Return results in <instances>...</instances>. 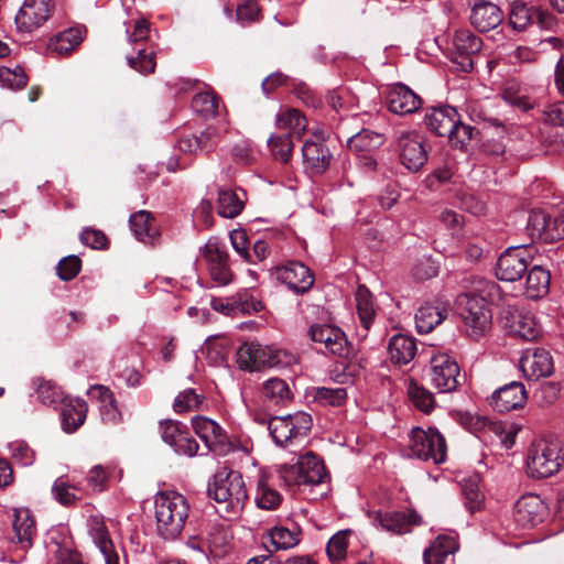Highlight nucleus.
I'll use <instances>...</instances> for the list:
<instances>
[{
	"instance_id": "nucleus-36",
	"label": "nucleus",
	"mask_w": 564,
	"mask_h": 564,
	"mask_svg": "<svg viewBox=\"0 0 564 564\" xmlns=\"http://www.w3.org/2000/svg\"><path fill=\"white\" fill-rule=\"evenodd\" d=\"M282 499V495L272 486L269 477L261 475L254 494L257 507L263 510H275L281 505Z\"/></svg>"
},
{
	"instance_id": "nucleus-59",
	"label": "nucleus",
	"mask_w": 564,
	"mask_h": 564,
	"mask_svg": "<svg viewBox=\"0 0 564 564\" xmlns=\"http://www.w3.org/2000/svg\"><path fill=\"white\" fill-rule=\"evenodd\" d=\"M348 531H340L334 534L327 543L326 552L330 561H340L347 554Z\"/></svg>"
},
{
	"instance_id": "nucleus-20",
	"label": "nucleus",
	"mask_w": 564,
	"mask_h": 564,
	"mask_svg": "<svg viewBox=\"0 0 564 564\" xmlns=\"http://www.w3.org/2000/svg\"><path fill=\"white\" fill-rule=\"evenodd\" d=\"M275 278L295 293H305L314 284L311 270L299 261H289L275 268Z\"/></svg>"
},
{
	"instance_id": "nucleus-26",
	"label": "nucleus",
	"mask_w": 564,
	"mask_h": 564,
	"mask_svg": "<svg viewBox=\"0 0 564 564\" xmlns=\"http://www.w3.org/2000/svg\"><path fill=\"white\" fill-rule=\"evenodd\" d=\"M192 427L209 451L216 449L226 442V433L214 420L197 415L192 419Z\"/></svg>"
},
{
	"instance_id": "nucleus-10",
	"label": "nucleus",
	"mask_w": 564,
	"mask_h": 564,
	"mask_svg": "<svg viewBox=\"0 0 564 564\" xmlns=\"http://www.w3.org/2000/svg\"><path fill=\"white\" fill-rule=\"evenodd\" d=\"M530 251L523 247H510L505 250L496 263V276L506 282L520 280L531 263Z\"/></svg>"
},
{
	"instance_id": "nucleus-49",
	"label": "nucleus",
	"mask_w": 564,
	"mask_h": 564,
	"mask_svg": "<svg viewBox=\"0 0 564 564\" xmlns=\"http://www.w3.org/2000/svg\"><path fill=\"white\" fill-rule=\"evenodd\" d=\"M261 301L247 292L238 293L230 300V310L242 314L259 313L263 310Z\"/></svg>"
},
{
	"instance_id": "nucleus-63",
	"label": "nucleus",
	"mask_w": 564,
	"mask_h": 564,
	"mask_svg": "<svg viewBox=\"0 0 564 564\" xmlns=\"http://www.w3.org/2000/svg\"><path fill=\"white\" fill-rule=\"evenodd\" d=\"M230 242L235 251L247 262L253 263L251 252L248 248L247 232L243 229H235L230 232Z\"/></svg>"
},
{
	"instance_id": "nucleus-5",
	"label": "nucleus",
	"mask_w": 564,
	"mask_h": 564,
	"mask_svg": "<svg viewBox=\"0 0 564 564\" xmlns=\"http://www.w3.org/2000/svg\"><path fill=\"white\" fill-rule=\"evenodd\" d=\"M311 429L312 417L305 412L274 416L268 422V430L273 442L285 448L302 444Z\"/></svg>"
},
{
	"instance_id": "nucleus-4",
	"label": "nucleus",
	"mask_w": 564,
	"mask_h": 564,
	"mask_svg": "<svg viewBox=\"0 0 564 564\" xmlns=\"http://www.w3.org/2000/svg\"><path fill=\"white\" fill-rule=\"evenodd\" d=\"M207 492L209 498L224 503L226 511L234 514L239 513L248 500L245 480L236 470L217 471L208 484Z\"/></svg>"
},
{
	"instance_id": "nucleus-27",
	"label": "nucleus",
	"mask_w": 564,
	"mask_h": 564,
	"mask_svg": "<svg viewBox=\"0 0 564 564\" xmlns=\"http://www.w3.org/2000/svg\"><path fill=\"white\" fill-rule=\"evenodd\" d=\"M457 117L458 112L451 106L436 107L426 111L424 123L436 135L446 137L455 128Z\"/></svg>"
},
{
	"instance_id": "nucleus-25",
	"label": "nucleus",
	"mask_w": 564,
	"mask_h": 564,
	"mask_svg": "<svg viewBox=\"0 0 564 564\" xmlns=\"http://www.w3.org/2000/svg\"><path fill=\"white\" fill-rule=\"evenodd\" d=\"M502 20V10L490 1H479L471 9L470 23L479 32H488L494 30L500 25Z\"/></svg>"
},
{
	"instance_id": "nucleus-13",
	"label": "nucleus",
	"mask_w": 564,
	"mask_h": 564,
	"mask_svg": "<svg viewBox=\"0 0 564 564\" xmlns=\"http://www.w3.org/2000/svg\"><path fill=\"white\" fill-rule=\"evenodd\" d=\"M159 430L164 443L170 445L175 453L193 457L198 452V443L193 438L187 426L175 420H162Z\"/></svg>"
},
{
	"instance_id": "nucleus-42",
	"label": "nucleus",
	"mask_w": 564,
	"mask_h": 564,
	"mask_svg": "<svg viewBox=\"0 0 564 564\" xmlns=\"http://www.w3.org/2000/svg\"><path fill=\"white\" fill-rule=\"evenodd\" d=\"M276 126L279 129L290 130V133L300 138L306 131L307 120L297 109H285L278 113Z\"/></svg>"
},
{
	"instance_id": "nucleus-30",
	"label": "nucleus",
	"mask_w": 564,
	"mask_h": 564,
	"mask_svg": "<svg viewBox=\"0 0 564 564\" xmlns=\"http://www.w3.org/2000/svg\"><path fill=\"white\" fill-rule=\"evenodd\" d=\"M447 316V308L441 302L425 303L415 314V327L420 334H429Z\"/></svg>"
},
{
	"instance_id": "nucleus-55",
	"label": "nucleus",
	"mask_w": 564,
	"mask_h": 564,
	"mask_svg": "<svg viewBox=\"0 0 564 564\" xmlns=\"http://www.w3.org/2000/svg\"><path fill=\"white\" fill-rule=\"evenodd\" d=\"M314 398L325 405L340 406L347 399V391L345 388L321 387L315 390Z\"/></svg>"
},
{
	"instance_id": "nucleus-58",
	"label": "nucleus",
	"mask_w": 564,
	"mask_h": 564,
	"mask_svg": "<svg viewBox=\"0 0 564 564\" xmlns=\"http://www.w3.org/2000/svg\"><path fill=\"white\" fill-rule=\"evenodd\" d=\"M547 217L549 215L543 210H532L530 213L525 229L532 240H544Z\"/></svg>"
},
{
	"instance_id": "nucleus-31",
	"label": "nucleus",
	"mask_w": 564,
	"mask_h": 564,
	"mask_svg": "<svg viewBox=\"0 0 564 564\" xmlns=\"http://www.w3.org/2000/svg\"><path fill=\"white\" fill-rule=\"evenodd\" d=\"M88 405L83 399L67 398L63 400L61 411L62 427L67 433L75 432L80 427L87 416Z\"/></svg>"
},
{
	"instance_id": "nucleus-47",
	"label": "nucleus",
	"mask_w": 564,
	"mask_h": 564,
	"mask_svg": "<svg viewBox=\"0 0 564 564\" xmlns=\"http://www.w3.org/2000/svg\"><path fill=\"white\" fill-rule=\"evenodd\" d=\"M408 394L414 406L424 413H430L435 406L433 393L416 382L409 383Z\"/></svg>"
},
{
	"instance_id": "nucleus-2",
	"label": "nucleus",
	"mask_w": 564,
	"mask_h": 564,
	"mask_svg": "<svg viewBox=\"0 0 564 564\" xmlns=\"http://www.w3.org/2000/svg\"><path fill=\"white\" fill-rule=\"evenodd\" d=\"M189 505L176 491H163L155 497L156 530L164 540L177 539L188 518Z\"/></svg>"
},
{
	"instance_id": "nucleus-15",
	"label": "nucleus",
	"mask_w": 564,
	"mask_h": 564,
	"mask_svg": "<svg viewBox=\"0 0 564 564\" xmlns=\"http://www.w3.org/2000/svg\"><path fill=\"white\" fill-rule=\"evenodd\" d=\"M481 47V39L470 30H457L452 39L453 62L463 72H470L474 67L473 56L478 54Z\"/></svg>"
},
{
	"instance_id": "nucleus-57",
	"label": "nucleus",
	"mask_w": 564,
	"mask_h": 564,
	"mask_svg": "<svg viewBox=\"0 0 564 564\" xmlns=\"http://www.w3.org/2000/svg\"><path fill=\"white\" fill-rule=\"evenodd\" d=\"M75 490L76 487L69 485L64 477L57 478L52 487V494L54 498L65 507L74 505L78 499Z\"/></svg>"
},
{
	"instance_id": "nucleus-34",
	"label": "nucleus",
	"mask_w": 564,
	"mask_h": 564,
	"mask_svg": "<svg viewBox=\"0 0 564 564\" xmlns=\"http://www.w3.org/2000/svg\"><path fill=\"white\" fill-rule=\"evenodd\" d=\"M129 225L134 237L143 243L152 245L158 237L154 218L148 210L133 213L129 218Z\"/></svg>"
},
{
	"instance_id": "nucleus-48",
	"label": "nucleus",
	"mask_w": 564,
	"mask_h": 564,
	"mask_svg": "<svg viewBox=\"0 0 564 564\" xmlns=\"http://www.w3.org/2000/svg\"><path fill=\"white\" fill-rule=\"evenodd\" d=\"M204 399L205 397L197 393L194 389H185L176 395L173 410L176 413L198 410Z\"/></svg>"
},
{
	"instance_id": "nucleus-56",
	"label": "nucleus",
	"mask_w": 564,
	"mask_h": 564,
	"mask_svg": "<svg viewBox=\"0 0 564 564\" xmlns=\"http://www.w3.org/2000/svg\"><path fill=\"white\" fill-rule=\"evenodd\" d=\"M33 383L36 386L37 398L43 404L51 405L61 399V390L52 381L36 378Z\"/></svg>"
},
{
	"instance_id": "nucleus-53",
	"label": "nucleus",
	"mask_w": 564,
	"mask_h": 564,
	"mask_svg": "<svg viewBox=\"0 0 564 564\" xmlns=\"http://www.w3.org/2000/svg\"><path fill=\"white\" fill-rule=\"evenodd\" d=\"M0 83L10 89H21L28 83V76L21 66L0 67Z\"/></svg>"
},
{
	"instance_id": "nucleus-33",
	"label": "nucleus",
	"mask_w": 564,
	"mask_h": 564,
	"mask_svg": "<svg viewBox=\"0 0 564 564\" xmlns=\"http://www.w3.org/2000/svg\"><path fill=\"white\" fill-rule=\"evenodd\" d=\"M303 162L312 173L324 172L330 163V152L322 142L305 141L302 147Z\"/></svg>"
},
{
	"instance_id": "nucleus-29",
	"label": "nucleus",
	"mask_w": 564,
	"mask_h": 564,
	"mask_svg": "<svg viewBox=\"0 0 564 564\" xmlns=\"http://www.w3.org/2000/svg\"><path fill=\"white\" fill-rule=\"evenodd\" d=\"M458 550L455 534H438L423 552L424 564H444L448 555Z\"/></svg>"
},
{
	"instance_id": "nucleus-7",
	"label": "nucleus",
	"mask_w": 564,
	"mask_h": 564,
	"mask_svg": "<svg viewBox=\"0 0 564 564\" xmlns=\"http://www.w3.org/2000/svg\"><path fill=\"white\" fill-rule=\"evenodd\" d=\"M127 45L131 48V51L127 50L124 52L128 65L144 75L153 73L156 66L154 53L152 51L147 52L144 48V42L150 34V23L144 19L138 20L134 23L133 31L127 30Z\"/></svg>"
},
{
	"instance_id": "nucleus-43",
	"label": "nucleus",
	"mask_w": 564,
	"mask_h": 564,
	"mask_svg": "<svg viewBox=\"0 0 564 564\" xmlns=\"http://www.w3.org/2000/svg\"><path fill=\"white\" fill-rule=\"evenodd\" d=\"M301 530H290L282 525L270 529V541L275 551L290 550L300 543Z\"/></svg>"
},
{
	"instance_id": "nucleus-17",
	"label": "nucleus",
	"mask_w": 564,
	"mask_h": 564,
	"mask_svg": "<svg viewBox=\"0 0 564 564\" xmlns=\"http://www.w3.org/2000/svg\"><path fill=\"white\" fill-rule=\"evenodd\" d=\"M308 335L314 343L323 344L333 355L347 358L350 354V346L345 333L337 326L328 324H313Z\"/></svg>"
},
{
	"instance_id": "nucleus-52",
	"label": "nucleus",
	"mask_w": 564,
	"mask_h": 564,
	"mask_svg": "<svg viewBox=\"0 0 564 564\" xmlns=\"http://www.w3.org/2000/svg\"><path fill=\"white\" fill-rule=\"evenodd\" d=\"M269 147L275 159L286 163L290 160L293 150L291 133L271 137L269 139Z\"/></svg>"
},
{
	"instance_id": "nucleus-6",
	"label": "nucleus",
	"mask_w": 564,
	"mask_h": 564,
	"mask_svg": "<svg viewBox=\"0 0 564 564\" xmlns=\"http://www.w3.org/2000/svg\"><path fill=\"white\" fill-rule=\"evenodd\" d=\"M409 449L412 456L436 465L444 463L447 456L444 436L432 427H413L409 435Z\"/></svg>"
},
{
	"instance_id": "nucleus-39",
	"label": "nucleus",
	"mask_w": 564,
	"mask_h": 564,
	"mask_svg": "<svg viewBox=\"0 0 564 564\" xmlns=\"http://www.w3.org/2000/svg\"><path fill=\"white\" fill-rule=\"evenodd\" d=\"M301 463L303 467L302 474L306 485L322 484L327 477L323 460L312 452L302 455Z\"/></svg>"
},
{
	"instance_id": "nucleus-46",
	"label": "nucleus",
	"mask_w": 564,
	"mask_h": 564,
	"mask_svg": "<svg viewBox=\"0 0 564 564\" xmlns=\"http://www.w3.org/2000/svg\"><path fill=\"white\" fill-rule=\"evenodd\" d=\"M462 491L465 499V507L470 513L482 508L485 497L479 488V478L477 476L464 480Z\"/></svg>"
},
{
	"instance_id": "nucleus-35",
	"label": "nucleus",
	"mask_w": 564,
	"mask_h": 564,
	"mask_svg": "<svg viewBox=\"0 0 564 564\" xmlns=\"http://www.w3.org/2000/svg\"><path fill=\"white\" fill-rule=\"evenodd\" d=\"M388 354L393 364L406 365L415 357L416 343L413 337L397 334L389 341Z\"/></svg>"
},
{
	"instance_id": "nucleus-14",
	"label": "nucleus",
	"mask_w": 564,
	"mask_h": 564,
	"mask_svg": "<svg viewBox=\"0 0 564 564\" xmlns=\"http://www.w3.org/2000/svg\"><path fill=\"white\" fill-rule=\"evenodd\" d=\"M87 528L89 536L101 553L106 564H128L127 557H121L116 549L102 516H90L87 519Z\"/></svg>"
},
{
	"instance_id": "nucleus-28",
	"label": "nucleus",
	"mask_w": 564,
	"mask_h": 564,
	"mask_svg": "<svg viewBox=\"0 0 564 564\" xmlns=\"http://www.w3.org/2000/svg\"><path fill=\"white\" fill-rule=\"evenodd\" d=\"M246 200V193L242 189L220 187L216 199L217 214L223 218H235L243 210Z\"/></svg>"
},
{
	"instance_id": "nucleus-23",
	"label": "nucleus",
	"mask_w": 564,
	"mask_h": 564,
	"mask_svg": "<svg viewBox=\"0 0 564 564\" xmlns=\"http://www.w3.org/2000/svg\"><path fill=\"white\" fill-rule=\"evenodd\" d=\"M386 101L391 112L401 116L415 112L422 104L420 96L400 83L388 89Z\"/></svg>"
},
{
	"instance_id": "nucleus-8",
	"label": "nucleus",
	"mask_w": 564,
	"mask_h": 564,
	"mask_svg": "<svg viewBox=\"0 0 564 564\" xmlns=\"http://www.w3.org/2000/svg\"><path fill=\"white\" fill-rule=\"evenodd\" d=\"M401 164L411 172H417L427 161L430 147L425 137L415 130H406L397 138Z\"/></svg>"
},
{
	"instance_id": "nucleus-61",
	"label": "nucleus",
	"mask_w": 564,
	"mask_h": 564,
	"mask_svg": "<svg viewBox=\"0 0 564 564\" xmlns=\"http://www.w3.org/2000/svg\"><path fill=\"white\" fill-rule=\"evenodd\" d=\"M564 238V210L555 217H547L544 242H553Z\"/></svg>"
},
{
	"instance_id": "nucleus-50",
	"label": "nucleus",
	"mask_w": 564,
	"mask_h": 564,
	"mask_svg": "<svg viewBox=\"0 0 564 564\" xmlns=\"http://www.w3.org/2000/svg\"><path fill=\"white\" fill-rule=\"evenodd\" d=\"M237 364L242 370H258V343L242 344L237 350Z\"/></svg>"
},
{
	"instance_id": "nucleus-45",
	"label": "nucleus",
	"mask_w": 564,
	"mask_h": 564,
	"mask_svg": "<svg viewBox=\"0 0 564 564\" xmlns=\"http://www.w3.org/2000/svg\"><path fill=\"white\" fill-rule=\"evenodd\" d=\"M192 108L205 118H215L219 115V98L213 91L198 93L192 99Z\"/></svg>"
},
{
	"instance_id": "nucleus-60",
	"label": "nucleus",
	"mask_w": 564,
	"mask_h": 564,
	"mask_svg": "<svg viewBox=\"0 0 564 564\" xmlns=\"http://www.w3.org/2000/svg\"><path fill=\"white\" fill-rule=\"evenodd\" d=\"M303 467L301 463V457L297 463L294 465L283 464L279 467L280 478L284 481L286 486H301L306 485L304 480V476L302 474Z\"/></svg>"
},
{
	"instance_id": "nucleus-22",
	"label": "nucleus",
	"mask_w": 564,
	"mask_h": 564,
	"mask_svg": "<svg viewBox=\"0 0 564 564\" xmlns=\"http://www.w3.org/2000/svg\"><path fill=\"white\" fill-rule=\"evenodd\" d=\"M528 401V391L522 382L511 381L497 389L490 397V405L500 413L522 409Z\"/></svg>"
},
{
	"instance_id": "nucleus-1",
	"label": "nucleus",
	"mask_w": 564,
	"mask_h": 564,
	"mask_svg": "<svg viewBox=\"0 0 564 564\" xmlns=\"http://www.w3.org/2000/svg\"><path fill=\"white\" fill-rule=\"evenodd\" d=\"M499 299V285L482 278H476L473 290L457 297L458 312L469 337L477 339L490 329L492 315L488 304Z\"/></svg>"
},
{
	"instance_id": "nucleus-21",
	"label": "nucleus",
	"mask_w": 564,
	"mask_h": 564,
	"mask_svg": "<svg viewBox=\"0 0 564 564\" xmlns=\"http://www.w3.org/2000/svg\"><path fill=\"white\" fill-rule=\"evenodd\" d=\"M546 514V505L540 496L534 494L522 496L514 505L513 517L516 522L522 528H533L540 524Z\"/></svg>"
},
{
	"instance_id": "nucleus-37",
	"label": "nucleus",
	"mask_w": 564,
	"mask_h": 564,
	"mask_svg": "<svg viewBox=\"0 0 564 564\" xmlns=\"http://www.w3.org/2000/svg\"><path fill=\"white\" fill-rule=\"evenodd\" d=\"M550 288V272L540 265L532 267L525 281V296L532 300L541 299L547 294Z\"/></svg>"
},
{
	"instance_id": "nucleus-44",
	"label": "nucleus",
	"mask_w": 564,
	"mask_h": 564,
	"mask_svg": "<svg viewBox=\"0 0 564 564\" xmlns=\"http://www.w3.org/2000/svg\"><path fill=\"white\" fill-rule=\"evenodd\" d=\"M534 8L520 0L510 6L509 24L516 31H524L533 21Z\"/></svg>"
},
{
	"instance_id": "nucleus-24",
	"label": "nucleus",
	"mask_w": 564,
	"mask_h": 564,
	"mask_svg": "<svg viewBox=\"0 0 564 564\" xmlns=\"http://www.w3.org/2000/svg\"><path fill=\"white\" fill-rule=\"evenodd\" d=\"M44 543L47 553L54 556V564H83L69 539L58 529L50 530Z\"/></svg>"
},
{
	"instance_id": "nucleus-54",
	"label": "nucleus",
	"mask_w": 564,
	"mask_h": 564,
	"mask_svg": "<svg viewBox=\"0 0 564 564\" xmlns=\"http://www.w3.org/2000/svg\"><path fill=\"white\" fill-rule=\"evenodd\" d=\"M382 143V135L372 131L362 130L349 139L348 145L357 151H369Z\"/></svg>"
},
{
	"instance_id": "nucleus-18",
	"label": "nucleus",
	"mask_w": 564,
	"mask_h": 564,
	"mask_svg": "<svg viewBox=\"0 0 564 564\" xmlns=\"http://www.w3.org/2000/svg\"><path fill=\"white\" fill-rule=\"evenodd\" d=\"M51 12L48 0H24L14 19L18 31L33 32L47 21Z\"/></svg>"
},
{
	"instance_id": "nucleus-41",
	"label": "nucleus",
	"mask_w": 564,
	"mask_h": 564,
	"mask_svg": "<svg viewBox=\"0 0 564 564\" xmlns=\"http://www.w3.org/2000/svg\"><path fill=\"white\" fill-rule=\"evenodd\" d=\"M355 297L359 319L365 330H368L376 315L372 295L366 286L360 285Z\"/></svg>"
},
{
	"instance_id": "nucleus-38",
	"label": "nucleus",
	"mask_w": 564,
	"mask_h": 564,
	"mask_svg": "<svg viewBox=\"0 0 564 564\" xmlns=\"http://www.w3.org/2000/svg\"><path fill=\"white\" fill-rule=\"evenodd\" d=\"M82 40V31L76 28H69L52 37L47 44V48L57 55H65L77 47Z\"/></svg>"
},
{
	"instance_id": "nucleus-11",
	"label": "nucleus",
	"mask_w": 564,
	"mask_h": 564,
	"mask_svg": "<svg viewBox=\"0 0 564 564\" xmlns=\"http://www.w3.org/2000/svg\"><path fill=\"white\" fill-rule=\"evenodd\" d=\"M430 382L438 392L454 391L458 386L459 367L447 354H437L431 358Z\"/></svg>"
},
{
	"instance_id": "nucleus-19",
	"label": "nucleus",
	"mask_w": 564,
	"mask_h": 564,
	"mask_svg": "<svg viewBox=\"0 0 564 564\" xmlns=\"http://www.w3.org/2000/svg\"><path fill=\"white\" fill-rule=\"evenodd\" d=\"M523 376L531 381L550 377L554 372L553 358L543 348L527 349L519 361Z\"/></svg>"
},
{
	"instance_id": "nucleus-32",
	"label": "nucleus",
	"mask_w": 564,
	"mask_h": 564,
	"mask_svg": "<svg viewBox=\"0 0 564 564\" xmlns=\"http://www.w3.org/2000/svg\"><path fill=\"white\" fill-rule=\"evenodd\" d=\"M14 541L21 549H30L36 534L35 520L29 509H15L13 518Z\"/></svg>"
},
{
	"instance_id": "nucleus-16",
	"label": "nucleus",
	"mask_w": 564,
	"mask_h": 564,
	"mask_svg": "<svg viewBox=\"0 0 564 564\" xmlns=\"http://www.w3.org/2000/svg\"><path fill=\"white\" fill-rule=\"evenodd\" d=\"M503 326L510 335L529 341L538 339L542 334L534 314L524 310H509L503 316Z\"/></svg>"
},
{
	"instance_id": "nucleus-51",
	"label": "nucleus",
	"mask_w": 564,
	"mask_h": 564,
	"mask_svg": "<svg viewBox=\"0 0 564 564\" xmlns=\"http://www.w3.org/2000/svg\"><path fill=\"white\" fill-rule=\"evenodd\" d=\"M11 459L21 466H31L35 460V452L24 441L18 440L8 445Z\"/></svg>"
},
{
	"instance_id": "nucleus-12",
	"label": "nucleus",
	"mask_w": 564,
	"mask_h": 564,
	"mask_svg": "<svg viewBox=\"0 0 564 564\" xmlns=\"http://www.w3.org/2000/svg\"><path fill=\"white\" fill-rule=\"evenodd\" d=\"M368 517L377 529L393 534L410 533L413 527L421 524V516L414 510L371 511Z\"/></svg>"
},
{
	"instance_id": "nucleus-40",
	"label": "nucleus",
	"mask_w": 564,
	"mask_h": 564,
	"mask_svg": "<svg viewBox=\"0 0 564 564\" xmlns=\"http://www.w3.org/2000/svg\"><path fill=\"white\" fill-rule=\"evenodd\" d=\"M263 397L273 404H285L292 400V392L286 381L271 378L263 382Z\"/></svg>"
},
{
	"instance_id": "nucleus-9",
	"label": "nucleus",
	"mask_w": 564,
	"mask_h": 564,
	"mask_svg": "<svg viewBox=\"0 0 564 564\" xmlns=\"http://www.w3.org/2000/svg\"><path fill=\"white\" fill-rule=\"evenodd\" d=\"M202 256L210 280L218 286H226L234 280L229 254L217 239H209L202 248Z\"/></svg>"
},
{
	"instance_id": "nucleus-3",
	"label": "nucleus",
	"mask_w": 564,
	"mask_h": 564,
	"mask_svg": "<svg viewBox=\"0 0 564 564\" xmlns=\"http://www.w3.org/2000/svg\"><path fill=\"white\" fill-rule=\"evenodd\" d=\"M564 463L563 444L555 437L534 441L527 454V474L534 479H543L556 474Z\"/></svg>"
},
{
	"instance_id": "nucleus-62",
	"label": "nucleus",
	"mask_w": 564,
	"mask_h": 564,
	"mask_svg": "<svg viewBox=\"0 0 564 564\" xmlns=\"http://www.w3.org/2000/svg\"><path fill=\"white\" fill-rule=\"evenodd\" d=\"M82 261L77 256H67L57 264V275L63 281L73 280L80 271Z\"/></svg>"
},
{
	"instance_id": "nucleus-64",
	"label": "nucleus",
	"mask_w": 564,
	"mask_h": 564,
	"mask_svg": "<svg viewBox=\"0 0 564 564\" xmlns=\"http://www.w3.org/2000/svg\"><path fill=\"white\" fill-rule=\"evenodd\" d=\"M438 267L431 258H422L417 260L412 269V274L416 280H429L436 276Z\"/></svg>"
}]
</instances>
